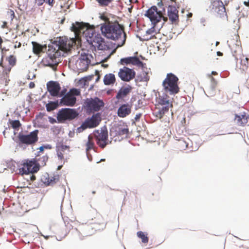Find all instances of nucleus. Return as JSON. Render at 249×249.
<instances>
[{
    "label": "nucleus",
    "instance_id": "f257e3e1",
    "mask_svg": "<svg viewBox=\"0 0 249 249\" xmlns=\"http://www.w3.org/2000/svg\"><path fill=\"white\" fill-rule=\"evenodd\" d=\"M89 23L76 21L72 24L71 30L73 32H83L89 45L97 47L99 50H109L114 47L115 43L105 41L99 33H96L94 30L89 29Z\"/></svg>",
    "mask_w": 249,
    "mask_h": 249
},
{
    "label": "nucleus",
    "instance_id": "f03ea898",
    "mask_svg": "<svg viewBox=\"0 0 249 249\" xmlns=\"http://www.w3.org/2000/svg\"><path fill=\"white\" fill-rule=\"evenodd\" d=\"M102 34L107 39L117 40L121 37L123 31L119 24L107 23L104 22L100 24Z\"/></svg>",
    "mask_w": 249,
    "mask_h": 249
},
{
    "label": "nucleus",
    "instance_id": "7ed1b4c3",
    "mask_svg": "<svg viewBox=\"0 0 249 249\" xmlns=\"http://www.w3.org/2000/svg\"><path fill=\"white\" fill-rule=\"evenodd\" d=\"M38 132V130L36 129L30 132L29 134H24L21 131L18 134V139H16L14 137H13L12 139L18 143L20 147L25 149L27 146L33 145L37 142Z\"/></svg>",
    "mask_w": 249,
    "mask_h": 249
},
{
    "label": "nucleus",
    "instance_id": "20e7f679",
    "mask_svg": "<svg viewBox=\"0 0 249 249\" xmlns=\"http://www.w3.org/2000/svg\"><path fill=\"white\" fill-rule=\"evenodd\" d=\"M105 105V103L102 99L95 96L85 99L83 107L85 109L86 113L89 115L95 112H99Z\"/></svg>",
    "mask_w": 249,
    "mask_h": 249
},
{
    "label": "nucleus",
    "instance_id": "39448f33",
    "mask_svg": "<svg viewBox=\"0 0 249 249\" xmlns=\"http://www.w3.org/2000/svg\"><path fill=\"white\" fill-rule=\"evenodd\" d=\"M178 77L172 73L167 74L166 77L162 82V86L165 92H168L170 95H175L179 91L178 83Z\"/></svg>",
    "mask_w": 249,
    "mask_h": 249
},
{
    "label": "nucleus",
    "instance_id": "423d86ee",
    "mask_svg": "<svg viewBox=\"0 0 249 249\" xmlns=\"http://www.w3.org/2000/svg\"><path fill=\"white\" fill-rule=\"evenodd\" d=\"M79 112L76 108H62L57 113L58 123H66L78 118Z\"/></svg>",
    "mask_w": 249,
    "mask_h": 249
},
{
    "label": "nucleus",
    "instance_id": "0eeeda50",
    "mask_svg": "<svg viewBox=\"0 0 249 249\" xmlns=\"http://www.w3.org/2000/svg\"><path fill=\"white\" fill-rule=\"evenodd\" d=\"M150 11L151 10H149V11H148V12H146L144 14V16L149 19L150 21L151 22L152 26L151 28L148 29L146 31V35L143 36L144 37H146L147 35H151L153 33H158V32H157L156 28L157 25H158V23L160 22V18L159 16H155V17L154 18L153 12H150Z\"/></svg>",
    "mask_w": 249,
    "mask_h": 249
},
{
    "label": "nucleus",
    "instance_id": "6e6552de",
    "mask_svg": "<svg viewBox=\"0 0 249 249\" xmlns=\"http://www.w3.org/2000/svg\"><path fill=\"white\" fill-rule=\"evenodd\" d=\"M136 72L135 71L126 67L120 69L118 76L124 82H129L135 78Z\"/></svg>",
    "mask_w": 249,
    "mask_h": 249
},
{
    "label": "nucleus",
    "instance_id": "1a4fd4ad",
    "mask_svg": "<svg viewBox=\"0 0 249 249\" xmlns=\"http://www.w3.org/2000/svg\"><path fill=\"white\" fill-rule=\"evenodd\" d=\"M210 8L214 9V11L217 12L221 18L227 15L225 7L221 0H216L214 1L211 0V4L210 6Z\"/></svg>",
    "mask_w": 249,
    "mask_h": 249
},
{
    "label": "nucleus",
    "instance_id": "9d476101",
    "mask_svg": "<svg viewBox=\"0 0 249 249\" xmlns=\"http://www.w3.org/2000/svg\"><path fill=\"white\" fill-rule=\"evenodd\" d=\"M128 133V128L127 127L123 128L122 125L119 124H114L111 126L109 131L110 135L114 137L127 134Z\"/></svg>",
    "mask_w": 249,
    "mask_h": 249
},
{
    "label": "nucleus",
    "instance_id": "9b49d317",
    "mask_svg": "<svg viewBox=\"0 0 249 249\" xmlns=\"http://www.w3.org/2000/svg\"><path fill=\"white\" fill-rule=\"evenodd\" d=\"M47 91L53 97L58 96V92L61 90V86L57 81H50L47 83Z\"/></svg>",
    "mask_w": 249,
    "mask_h": 249
},
{
    "label": "nucleus",
    "instance_id": "f8f14e48",
    "mask_svg": "<svg viewBox=\"0 0 249 249\" xmlns=\"http://www.w3.org/2000/svg\"><path fill=\"white\" fill-rule=\"evenodd\" d=\"M101 116V112L93 113L91 117L86 119V122L89 123V128H95L99 124L102 120Z\"/></svg>",
    "mask_w": 249,
    "mask_h": 249
},
{
    "label": "nucleus",
    "instance_id": "ddd939ff",
    "mask_svg": "<svg viewBox=\"0 0 249 249\" xmlns=\"http://www.w3.org/2000/svg\"><path fill=\"white\" fill-rule=\"evenodd\" d=\"M36 158H33L31 160L27 159L22 163L23 167L19 169V173L21 175H30V172L31 168L36 162Z\"/></svg>",
    "mask_w": 249,
    "mask_h": 249
},
{
    "label": "nucleus",
    "instance_id": "4468645a",
    "mask_svg": "<svg viewBox=\"0 0 249 249\" xmlns=\"http://www.w3.org/2000/svg\"><path fill=\"white\" fill-rule=\"evenodd\" d=\"M59 101L60 105L74 107L76 103V98L72 93L70 94H66L65 96L62 97Z\"/></svg>",
    "mask_w": 249,
    "mask_h": 249
},
{
    "label": "nucleus",
    "instance_id": "2eb2a0df",
    "mask_svg": "<svg viewBox=\"0 0 249 249\" xmlns=\"http://www.w3.org/2000/svg\"><path fill=\"white\" fill-rule=\"evenodd\" d=\"M132 105L128 103L120 105L117 110V115L120 118H125L131 112Z\"/></svg>",
    "mask_w": 249,
    "mask_h": 249
},
{
    "label": "nucleus",
    "instance_id": "dca6fc26",
    "mask_svg": "<svg viewBox=\"0 0 249 249\" xmlns=\"http://www.w3.org/2000/svg\"><path fill=\"white\" fill-rule=\"evenodd\" d=\"M167 15L172 23H175L176 22L178 21V11L175 6L172 5H168Z\"/></svg>",
    "mask_w": 249,
    "mask_h": 249
},
{
    "label": "nucleus",
    "instance_id": "f3484780",
    "mask_svg": "<svg viewBox=\"0 0 249 249\" xmlns=\"http://www.w3.org/2000/svg\"><path fill=\"white\" fill-rule=\"evenodd\" d=\"M132 89V87L129 85H127L125 87H122L116 93L115 98L118 100H123L130 93Z\"/></svg>",
    "mask_w": 249,
    "mask_h": 249
},
{
    "label": "nucleus",
    "instance_id": "a211bd4d",
    "mask_svg": "<svg viewBox=\"0 0 249 249\" xmlns=\"http://www.w3.org/2000/svg\"><path fill=\"white\" fill-rule=\"evenodd\" d=\"M90 56H92L91 55H89L88 53H81L79 58V67H80L82 64H83V65H84L83 68L88 69L89 65L90 63Z\"/></svg>",
    "mask_w": 249,
    "mask_h": 249
},
{
    "label": "nucleus",
    "instance_id": "6ab92c4d",
    "mask_svg": "<svg viewBox=\"0 0 249 249\" xmlns=\"http://www.w3.org/2000/svg\"><path fill=\"white\" fill-rule=\"evenodd\" d=\"M60 47L54 41L52 42V44H50L48 46L47 44H45L42 46H40L39 51L44 52L47 51L48 52H52V53H56L59 49Z\"/></svg>",
    "mask_w": 249,
    "mask_h": 249
},
{
    "label": "nucleus",
    "instance_id": "aec40b11",
    "mask_svg": "<svg viewBox=\"0 0 249 249\" xmlns=\"http://www.w3.org/2000/svg\"><path fill=\"white\" fill-rule=\"evenodd\" d=\"M248 118H249V116L248 115H247L245 112L240 115L235 114L234 121L236 122L237 125L244 126L248 123Z\"/></svg>",
    "mask_w": 249,
    "mask_h": 249
},
{
    "label": "nucleus",
    "instance_id": "412c9836",
    "mask_svg": "<svg viewBox=\"0 0 249 249\" xmlns=\"http://www.w3.org/2000/svg\"><path fill=\"white\" fill-rule=\"evenodd\" d=\"M167 93L168 92H165L164 91L161 95L159 94L158 98V103L161 106L167 105L169 107H172V103H170V100L168 99L169 97L167 94Z\"/></svg>",
    "mask_w": 249,
    "mask_h": 249
},
{
    "label": "nucleus",
    "instance_id": "4be33fe9",
    "mask_svg": "<svg viewBox=\"0 0 249 249\" xmlns=\"http://www.w3.org/2000/svg\"><path fill=\"white\" fill-rule=\"evenodd\" d=\"M161 10H158V8L155 5H152L150 8H149L146 12H148L150 11V12L153 11V17L154 18L155 16H159L160 18V21L161 20V19L162 18V16L165 14V7H162L161 8Z\"/></svg>",
    "mask_w": 249,
    "mask_h": 249
},
{
    "label": "nucleus",
    "instance_id": "5701e85b",
    "mask_svg": "<svg viewBox=\"0 0 249 249\" xmlns=\"http://www.w3.org/2000/svg\"><path fill=\"white\" fill-rule=\"evenodd\" d=\"M60 106H61L60 105L59 101L58 100H56L53 101H49L48 103L45 105L46 110L48 112H51Z\"/></svg>",
    "mask_w": 249,
    "mask_h": 249
},
{
    "label": "nucleus",
    "instance_id": "b1692460",
    "mask_svg": "<svg viewBox=\"0 0 249 249\" xmlns=\"http://www.w3.org/2000/svg\"><path fill=\"white\" fill-rule=\"evenodd\" d=\"M116 81L115 75L113 73L106 74L104 77L103 82L105 85H111L114 84Z\"/></svg>",
    "mask_w": 249,
    "mask_h": 249
},
{
    "label": "nucleus",
    "instance_id": "393cba45",
    "mask_svg": "<svg viewBox=\"0 0 249 249\" xmlns=\"http://www.w3.org/2000/svg\"><path fill=\"white\" fill-rule=\"evenodd\" d=\"M151 72L150 69L146 68L143 69L142 72L137 76L138 79L140 82H147L149 80V76L148 74Z\"/></svg>",
    "mask_w": 249,
    "mask_h": 249
},
{
    "label": "nucleus",
    "instance_id": "a878e982",
    "mask_svg": "<svg viewBox=\"0 0 249 249\" xmlns=\"http://www.w3.org/2000/svg\"><path fill=\"white\" fill-rule=\"evenodd\" d=\"M169 107L168 106H163L161 108H159V110L157 111H155L153 114L157 118L161 119L164 115L168 111Z\"/></svg>",
    "mask_w": 249,
    "mask_h": 249
},
{
    "label": "nucleus",
    "instance_id": "bb28decb",
    "mask_svg": "<svg viewBox=\"0 0 249 249\" xmlns=\"http://www.w3.org/2000/svg\"><path fill=\"white\" fill-rule=\"evenodd\" d=\"M8 122L10 126L14 129V134L16 135V131L19 130L21 126V124L18 120H12L9 119Z\"/></svg>",
    "mask_w": 249,
    "mask_h": 249
},
{
    "label": "nucleus",
    "instance_id": "cd10ccee",
    "mask_svg": "<svg viewBox=\"0 0 249 249\" xmlns=\"http://www.w3.org/2000/svg\"><path fill=\"white\" fill-rule=\"evenodd\" d=\"M135 56H128L126 57L122 58L120 59V63L121 65H129L132 64L133 65H134V62L135 60Z\"/></svg>",
    "mask_w": 249,
    "mask_h": 249
},
{
    "label": "nucleus",
    "instance_id": "c85d7f7f",
    "mask_svg": "<svg viewBox=\"0 0 249 249\" xmlns=\"http://www.w3.org/2000/svg\"><path fill=\"white\" fill-rule=\"evenodd\" d=\"M98 136L99 138L97 139L108 140V131L106 125H104L101 128L100 133Z\"/></svg>",
    "mask_w": 249,
    "mask_h": 249
},
{
    "label": "nucleus",
    "instance_id": "c756f323",
    "mask_svg": "<svg viewBox=\"0 0 249 249\" xmlns=\"http://www.w3.org/2000/svg\"><path fill=\"white\" fill-rule=\"evenodd\" d=\"M137 236L142 239V242L143 243H147L148 242V237L147 236V233L142 232V231H139L137 233Z\"/></svg>",
    "mask_w": 249,
    "mask_h": 249
},
{
    "label": "nucleus",
    "instance_id": "7c9ffc66",
    "mask_svg": "<svg viewBox=\"0 0 249 249\" xmlns=\"http://www.w3.org/2000/svg\"><path fill=\"white\" fill-rule=\"evenodd\" d=\"M40 167V163L37 161V160L36 159V162H35L34 165L31 168V170L30 172V175L37 173L39 170Z\"/></svg>",
    "mask_w": 249,
    "mask_h": 249
},
{
    "label": "nucleus",
    "instance_id": "2f4dec72",
    "mask_svg": "<svg viewBox=\"0 0 249 249\" xmlns=\"http://www.w3.org/2000/svg\"><path fill=\"white\" fill-rule=\"evenodd\" d=\"M89 128V123L86 122V120L84 121V122L82 123L81 125L77 127L76 129V132L77 133H81L85 129Z\"/></svg>",
    "mask_w": 249,
    "mask_h": 249
},
{
    "label": "nucleus",
    "instance_id": "473e14b6",
    "mask_svg": "<svg viewBox=\"0 0 249 249\" xmlns=\"http://www.w3.org/2000/svg\"><path fill=\"white\" fill-rule=\"evenodd\" d=\"M135 60L134 62V66H137L139 67H142V71L143 69L146 70V64L141 61L137 56H135Z\"/></svg>",
    "mask_w": 249,
    "mask_h": 249
},
{
    "label": "nucleus",
    "instance_id": "72a5a7b5",
    "mask_svg": "<svg viewBox=\"0 0 249 249\" xmlns=\"http://www.w3.org/2000/svg\"><path fill=\"white\" fill-rule=\"evenodd\" d=\"M49 175L48 173H46L44 175L42 176L41 178V181L46 186H50V181H49Z\"/></svg>",
    "mask_w": 249,
    "mask_h": 249
},
{
    "label": "nucleus",
    "instance_id": "f704fd0d",
    "mask_svg": "<svg viewBox=\"0 0 249 249\" xmlns=\"http://www.w3.org/2000/svg\"><path fill=\"white\" fill-rule=\"evenodd\" d=\"M108 140L97 139L96 143L101 148H104L108 144Z\"/></svg>",
    "mask_w": 249,
    "mask_h": 249
},
{
    "label": "nucleus",
    "instance_id": "c9c22d12",
    "mask_svg": "<svg viewBox=\"0 0 249 249\" xmlns=\"http://www.w3.org/2000/svg\"><path fill=\"white\" fill-rule=\"evenodd\" d=\"M215 89L214 87L210 86L209 89L207 90L208 94L204 90L205 95L208 97H213L215 95Z\"/></svg>",
    "mask_w": 249,
    "mask_h": 249
},
{
    "label": "nucleus",
    "instance_id": "e433bc0d",
    "mask_svg": "<svg viewBox=\"0 0 249 249\" xmlns=\"http://www.w3.org/2000/svg\"><path fill=\"white\" fill-rule=\"evenodd\" d=\"M99 5L102 7L108 6L109 3H111L114 0H96Z\"/></svg>",
    "mask_w": 249,
    "mask_h": 249
},
{
    "label": "nucleus",
    "instance_id": "4c0bfd02",
    "mask_svg": "<svg viewBox=\"0 0 249 249\" xmlns=\"http://www.w3.org/2000/svg\"><path fill=\"white\" fill-rule=\"evenodd\" d=\"M71 93L70 91L67 92V89L66 88H64L63 89H61L60 91L58 92V96H56L55 97L58 98H62V97L65 96V95L70 94Z\"/></svg>",
    "mask_w": 249,
    "mask_h": 249
},
{
    "label": "nucleus",
    "instance_id": "58836bf2",
    "mask_svg": "<svg viewBox=\"0 0 249 249\" xmlns=\"http://www.w3.org/2000/svg\"><path fill=\"white\" fill-rule=\"evenodd\" d=\"M44 63H45L44 65L46 66H48L51 67L52 68H53V66H57L58 65V62L56 61H50L48 60H46L45 61H43Z\"/></svg>",
    "mask_w": 249,
    "mask_h": 249
},
{
    "label": "nucleus",
    "instance_id": "ea45409f",
    "mask_svg": "<svg viewBox=\"0 0 249 249\" xmlns=\"http://www.w3.org/2000/svg\"><path fill=\"white\" fill-rule=\"evenodd\" d=\"M9 64L12 66H14L16 65V58L13 55H10L7 58Z\"/></svg>",
    "mask_w": 249,
    "mask_h": 249
},
{
    "label": "nucleus",
    "instance_id": "a19ab883",
    "mask_svg": "<svg viewBox=\"0 0 249 249\" xmlns=\"http://www.w3.org/2000/svg\"><path fill=\"white\" fill-rule=\"evenodd\" d=\"M37 160V161H39V163H40L42 166H44L46 165V162L48 160V157L47 155L43 156Z\"/></svg>",
    "mask_w": 249,
    "mask_h": 249
},
{
    "label": "nucleus",
    "instance_id": "79ce46f5",
    "mask_svg": "<svg viewBox=\"0 0 249 249\" xmlns=\"http://www.w3.org/2000/svg\"><path fill=\"white\" fill-rule=\"evenodd\" d=\"M71 93H72L75 97V96H79L81 94V90L80 89L73 88L70 90Z\"/></svg>",
    "mask_w": 249,
    "mask_h": 249
},
{
    "label": "nucleus",
    "instance_id": "37998d69",
    "mask_svg": "<svg viewBox=\"0 0 249 249\" xmlns=\"http://www.w3.org/2000/svg\"><path fill=\"white\" fill-rule=\"evenodd\" d=\"M69 148H70L69 146L66 145H64L63 144H61L59 145H57L56 146L57 151H60L61 152H62V151L64 152L66 150L69 149Z\"/></svg>",
    "mask_w": 249,
    "mask_h": 249
},
{
    "label": "nucleus",
    "instance_id": "c03bdc74",
    "mask_svg": "<svg viewBox=\"0 0 249 249\" xmlns=\"http://www.w3.org/2000/svg\"><path fill=\"white\" fill-rule=\"evenodd\" d=\"M59 177L58 175H57L56 176H54L53 177H52L51 178H50L49 181H50V185H53L58 180H59Z\"/></svg>",
    "mask_w": 249,
    "mask_h": 249
},
{
    "label": "nucleus",
    "instance_id": "a18cd8bd",
    "mask_svg": "<svg viewBox=\"0 0 249 249\" xmlns=\"http://www.w3.org/2000/svg\"><path fill=\"white\" fill-rule=\"evenodd\" d=\"M93 142H90L89 141H88V142L86 143V153L89 152V151L92 149L93 148Z\"/></svg>",
    "mask_w": 249,
    "mask_h": 249
},
{
    "label": "nucleus",
    "instance_id": "49530a36",
    "mask_svg": "<svg viewBox=\"0 0 249 249\" xmlns=\"http://www.w3.org/2000/svg\"><path fill=\"white\" fill-rule=\"evenodd\" d=\"M209 77L211 78V85L213 87L216 88V86L217 85V81L216 80L211 76V74H209Z\"/></svg>",
    "mask_w": 249,
    "mask_h": 249
},
{
    "label": "nucleus",
    "instance_id": "de8ad7c7",
    "mask_svg": "<svg viewBox=\"0 0 249 249\" xmlns=\"http://www.w3.org/2000/svg\"><path fill=\"white\" fill-rule=\"evenodd\" d=\"M48 56L50 58V60L52 61H56V53H48Z\"/></svg>",
    "mask_w": 249,
    "mask_h": 249
},
{
    "label": "nucleus",
    "instance_id": "09e8293b",
    "mask_svg": "<svg viewBox=\"0 0 249 249\" xmlns=\"http://www.w3.org/2000/svg\"><path fill=\"white\" fill-rule=\"evenodd\" d=\"M142 113H139L137 114L134 118V120H132V124H135V122L140 121V118L142 117Z\"/></svg>",
    "mask_w": 249,
    "mask_h": 249
},
{
    "label": "nucleus",
    "instance_id": "8fccbe9b",
    "mask_svg": "<svg viewBox=\"0 0 249 249\" xmlns=\"http://www.w3.org/2000/svg\"><path fill=\"white\" fill-rule=\"evenodd\" d=\"M93 77H94V75L93 74H91V75H88L87 76H85L84 77L82 78H81V80L82 81L87 80V82L89 83V81H91V80H92Z\"/></svg>",
    "mask_w": 249,
    "mask_h": 249
},
{
    "label": "nucleus",
    "instance_id": "3c124183",
    "mask_svg": "<svg viewBox=\"0 0 249 249\" xmlns=\"http://www.w3.org/2000/svg\"><path fill=\"white\" fill-rule=\"evenodd\" d=\"M54 42H55L60 47V45H63L66 43V42L62 38H59L58 40H54Z\"/></svg>",
    "mask_w": 249,
    "mask_h": 249
},
{
    "label": "nucleus",
    "instance_id": "603ef678",
    "mask_svg": "<svg viewBox=\"0 0 249 249\" xmlns=\"http://www.w3.org/2000/svg\"><path fill=\"white\" fill-rule=\"evenodd\" d=\"M43 2L48 4L49 6L53 7L54 3V0H44Z\"/></svg>",
    "mask_w": 249,
    "mask_h": 249
},
{
    "label": "nucleus",
    "instance_id": "864d4df0",
    "mask_svg": "<svg viewBox=\"0 0 249 249\" xmlns=\"http://www.w3.org/2000/svg\"><path fill=\"white\" fill-rule=\"evenodd\" d=\"M138 105H136L135 109H137L139 108L142 107L143 105V102L141 99H139L137 102Z\"/></svg>",
    "mask_w": 249,
    "mask_h": 249
},
{
    "label": "nucleus",
    "instance_id": "5fc2aeb1",
    "mask_svg": "<svg viewBox=\"0 0 249 249\" xmlns=\"http://www.w3.org/2000/svg\"><path fill=\"white\" fill-rule=\"evenodd\" d=\"M48 120H49V122L51 124H54L56 123V122H57V119L56 120L55 118H54L51 116L48 117Z\"/></svg>",
    "mask_w": 249,
    "mask_h": 249
},
{
    "label": "nucleus",
    "instance_id": "6e6d98bb",
    "mask_svg": "<svg viewBox=\"0 0 249 249\" xmlns=\"http://www.w3.org/2000/svg\"><path fill=\"white\" fill-rule=\"evenodd\" d=\"M57 155L58 159L62 160L63 159V155L61 151L57 150Z\"/></svg>",
    "mask_w": 249,
    "mask_h": 249
},
{
    "label": "nucleus",
    "instance_id": "4d7b16f0",
    "mask_svg": "<svg viewBox=\"0 0 249 249\" xmlns=\"http://www.w3.org/2000/svg\"><path fill=\"white\" fill-rule=\"evenodd\" d=\"M36 3L37 4V5L38 6H40L43 5V4L44 3L43 2L44 0H35Z\"/></svg>",
    "mask_w": 249,
    "mask_h": 249
},
{
    "label": "nucleus",
    "instance_id": "13d9d810",
    "mask_svg": "<svg viewBox=\"0 0 249 249\" xmlns=\"http://www.w3.org/2000/svg\"><path fill=\"white\" fill-rule=\"evenodd\" d=\"M115 51V50H113L112 51V52L110 53V54H109L108 56H107L106 57H105V58L104 59V60H103V61H104V62H107V61L108 60V59L110 58V55H111L112 53H114Z\"/></svg>",
    "mask_w": 249,
    "mask_h": 249
},
{
    "label": "nucleus",
    "instance_id": "bf43d9fd",
    "mask_svg": "<svg viewBox=\"0 0 249 249\" xmlns=\"http://www.w3.org/2000/svg\"><path fill=\"white\" fill-rule=\"evenodd\" d=\"M115 51V50H113L112 51V52L110 53V54H109L108 56H107L106 57H105V58L104 59V60H103V61H104V62H107V61L108 60V59L110 58V55H111L112 53H114Z\"/></svg>",
    "mask_w": 249,
    "mask_h": 249
},
{
    "label": "nucleus",
    "instance_id": "052dcab7",
    "mask_svg": "<svg viewBox=\"0 0 249 249\" xmlns=\"http://www.w3.org/2000/svg\"><path fill=\"white\" fill-rule=\"evenodd\" d=\"M44 146V149H51L52 148V146L49 144H42Z\"/></svg>",
    "mask_w": 249,
    "mask_h": 249
},
{
    "label": "nucleus",
    "instance_id": "680f3d73",
    "mask_svg": "<svg viewBox=\"0 0 249 249\" xmlns=\"http://www.w3.org/2000/svg\"><path fill=\"white\" fill-rule=\"evenodd\" d=\"M126 33H124V40H123L122 44L121 45H120V44H118L117 45V47H121V46H122V45H123L124 44V43H125V38H126Z\"/></svg>",
    "mask_w": 249,
    "mask_h": 249
},
{
    "label": "nucleus",
    "instance_id": "e2e57ef3",
    "mask_svg": "<svg viewBox=\"0 0 249 249\" xmlns=\"http://www.w3.org/2000/svg\"><path fill=\"white\" fill-rule=\"evenodd\" d=\"M79 84L81 85H83V86H86L88 84V82L87 80L86 81H82L81 78L79 81Z\"/></svg>",
    "mask_w": 249,
    "mask_h": 249
},
{
    "label": "nucleus",
    "instance_id": "0e129e2a",
    "mask_svg": "<svg viewBox=\"0 0 249 249\" xmlns=\"http://www.w3.org/2000/svg\"><path fill=\"white\" fill-rule=\"evenodd\" d=\"M136 100V97L135 96H132L131 98L130 99V100L129 101V103H128L129 104H131L132 106L133 105V103L134 102H135Z\"/></svg>",
    "mask_w": 249,
    "mask_h": 249
},
{
    "label": "nucleus",
    "instance_id": "69168bd1",
    "mask_svg": "<svg viewBox=\"0 0 249 249\" xmlns=\"http://www.w3.org/2000/svg\"><path fill=\"white\" fill-rule=\"evenodd\" d=\"M45 115L44 113L42 112H39L37 115L36 116V118H42Z\"/></svg>",
    "mask_w": 249,
    "mask_h": 249
},
{
    "label": "nucleus",
    "instance_id": "338daca9",
    "mask_svg": "<svg viewBox=\"0 0 249 249\" xmlns=\"http://www.w3.org/2000/svg\"><path fill=\"white\" fill-rule=\"evenodd\" d=\"M200 22L203 25V26H205V23L206 22V19L204 18H201L200 19Z\"/></svg>",
    "mask_w": 249,
    "mask_h": 249
},
{
    "label": "nucleus",
    "instance_id": "774afa93",
    "mask_svg": "<svg viewBox=\"0 0 249 249\" xmlns=\"http://www.w3.org/2000/svg\"><path fill=\"white\" fill-rule=\"evenodd\" d=\"M30 175V180L32 181H34L36 179V176L33 175Z\"/></svg>",
    "mask_w": 249,
    "mask_h": 249
}]
</instances>
